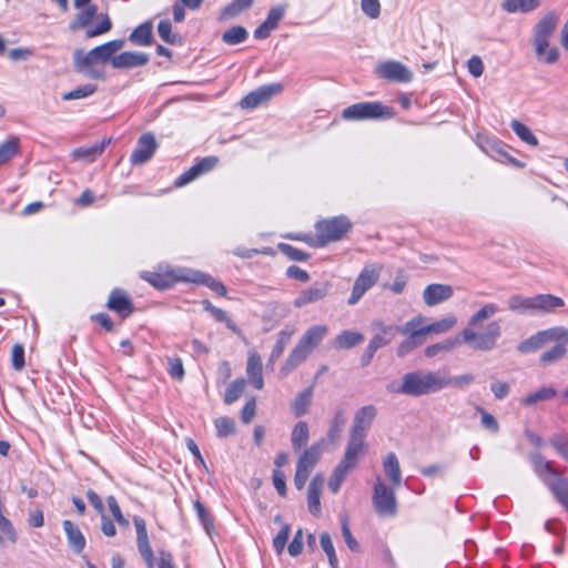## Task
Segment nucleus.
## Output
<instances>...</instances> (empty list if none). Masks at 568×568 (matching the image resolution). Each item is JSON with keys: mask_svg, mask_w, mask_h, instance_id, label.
I'll return each instance as SVG.
<instances>
[{"mask_svg": "<svg viewBox=\"0 0 568 568\" xmlns=\"http://www.w3.org/2000/svg\"><path fill=\"white\" fill-rule=\"evenodd\" d=\"M500 311L499 306L495 303H486L475 312L466 327L462 332L463 343L467 344L470 348L476 351L487 352L493 349L498 338L501 335V327L498 321H493L487 324L483 331L481 324L484 321L491 318Z\"/></svg>", "mask_w": 568, "mask_h": 568, "instance_id": "1", "label": "nucleus"}, {"mask_svg": "<svg viewBox=\"0 0 568 568\" xmlns=\"http://www.w3.org/2000/svg\"><path fill=\"white\" fill-rule=\"evenodd\" d=\"M386 388L393 394L418 397L445 388V382L442 381L440 372L416 371L404 374L400 384L393 382Z\"/></svg>", "mask_w": 568, "mask_h": 568, "instance_id": "2", "label": "nucleus"}, {"mask_svg": "<svg viewBox=\"0 0 568 568\" xmlns=\"http://www.w3.org/2000/svg\"><path fill=\"white\" fill-rule=\"evenodd\" d=\"M367 449L366 437L349 434L343 458L334 468L328 480L332 493H338L347 475L357 467Z\"/></svg>", "mask_w": 568, "mask_h": 568, "instance_id": "3", "label": "nucleus"}, {"mask_svg": "<svg viewBox=\"0 0 568 568\" xmlns=\"http://www.w3.org/2000/svg\"><path fill=\"white\" fill-rule=\"evenodd\" d=\"M70 22L69 28L72 31L78 29H85L87 38H94L109 32L112 28V22L108 14L101 13L98 16L100 22L97 27L91 28L90 23L98 13V7L95 4L85 6Z\"/></svg>", "mask_w": 568, "mask_h": 568, "instance_id": "4", "label": "nucleus"}, {"mask_svg": "<svg viewBox=\"0 0 568 568\" xmlns=\"http://www.w3.org/2000/svg\"><path fill=\"white\" fill-rule=\"evenodd\" d=\"M351 226L349 220L343 215L318 221L315 225L314 245L324 246L329 242L341 240L351 230Z\"/></svg>", "mask_w": 568, "mask_h": 568, "instance_id": "5", "label": "nucleus"}, {"mask_svg": "<svg viewBox=\"0 0 568 568\" xmlns=\"http://www.w3.org/2000/svg\"><path fill=\"white\" fill-rule=\"evenodd\" d=\"M124 45V40H112L102 45L95 47L88 53L82 50H75L73 53L75 68H85L94 62H108L112 55L120 51Z\"/></svg>", "mask_w": 568, "mask_h": 568, "instance_id": "6", "label": "nucleus"}, {"mask_svg": "<svg viewBox=\"0 0 568 568\" xmlns=\"http://www.w3.org/2000/svg\"><path fill=\"white\" fill-rule=\"evenodd\" d=\"M394 486L388 487L377 477L372 496L375 513L381 517H394L397 513V500Z\"/></svg>", "mask_w": 568, "mask_h": 568, "instance_id": "7", "label": "nucleus"}, {"mask_svg": "<svg viewBox=\"0 0 568 568\" xmlns=\"http://www.w3.org/2000/svg\"><path fill=\"white\" fill-rule=\"evenodd\" d=\"M392 109L381 102H359L345 108L343 119L347 121L374 120L392 118Z\"/></svg>", "mask_w": 568, "mask_h": 568, "instance_id": "8", "label": "nucleus"}, {"mask_svg": "<svg viewBox=\"0 0 568 568\" xmlns=\"http://www.w3.org/2000/svg\"><path fill=\"white\" fill-rule=\"evenodd\" d=\"M424 322H426V318L418 315L406 322L403 326L396 327V333L407 336L396 349L398 357L406 356L425 343V338L419 331V324H424Z\"/></svg>", "mask_w": 568, "mask_h": 568, "instance_id": "9", "label": "nucleus"}, {"mask_svg": "<svg viewBox=\"0 0 568 568\" xmlns=\"http://www.w3.org/2000/svg\"><path fill=\"white\" fill-rule=\"evenodd\" d=\"M382 270L383 266L378 263H372L364 266L354 282L351 296L347 301L349 305H355L362 296L375 285L379 278Z\"/></svg>", "mask_w": 568, "mask_h": 568, "instance_id": "10", "label": "nucleus"}, {"mask_svg": "<svg viewBox=\"0 0 568 568\" xmlns=\"http://www.w3.org/2000/svg\"><path fill=\"white\" fill-rule=\"evenodd\" d=\"M283 87L280 83L262 85L243 97L240 105L242 109H254L270 101L273 97L281 93Z\"/></svg>", "mask_w": 568, "mask_h": 568, "instance_id": "11", "label": "nucleus"}, {"mask_svg": "<svg viewBox=\"0 0 568 568\" xmlns=\"http://www.w3.org/2000/svg\"><path fill=\"white\" fill-rule=\"evenodd\" d=\"M377 77L398 83H407L413 80V73L409 69L398 61H386L377 65L375 70Z\"/></svg>", "mask_w": 568, "mask_h": 568, "instance_id": "12", "label": "nucleus"}, {"mask_svg": "<svg viewBox=\"0 0 568 568\" xmlns=\"http://www.w3.org/2000/svg\"><path fill=\"white\" fill-rule=\"evenodd\" d=\"M219 163V158L211 155L205 156L199 160L194 165H192L187 171L182 173L174 181V185L176 187H182L187 185L189 183L196 180L199 176L212 171Z\"/></svg>", "mask_w": 568, "mask_h": 568, "instance_id": "13", "label": "nucleus"}, {"mask_svg": "<svg viewBox=\"0 0 568 568\" xmlns=\"http://www.w3.org/2000/svg\"><path fill=\"white\" fill-rule=\"evenodd\" d=\"M175 278L183 282H192L205 285L221 296L226 294V287L223 285V283L200 271L189 268L181 270L178 274H175Z\"/></svg>", "mask_w": 568, "mask_h": 568, "instance_id": "14", "label": "nucleus"}, {"mask_svg": "<svg viewBox=\"0 0 568 568\" xmlns=\"http://www.w3.org/2000/svg\"><path fill=\"white\" fill-rule=\"evenodd\" d=\"M559 22V17L555 11L546 13L534 28V41L541 48L555 33Z\"/></svg>", "mask_w": 568, "mask_h": 568, "instance_id": "15", "label": "nucleus"}, {"mask_svg": "<svg viewBox=\"0 0 568 568\" xmlns=\"http://www.w3.org/2000/svg\"><path fill=\"white\" fill-rule=\"evenodd\" d=\"M156 146V141L153 134H142L139 138L136 146L131 154V163L138 165L148 162L154 154Z\"/></svg>", "mask_w": 568, "mask_h": 568, "instance_id": "16", "label": "nucleus"}, {"mask_svg": "<svg viewBox=\"0 0 568 568\" xmlns=\"http://www.w3.org/2000/svg\"><path fill=\"white\" fill-rule=\"evenodd\" d=\"M329 291L327 282L314 283L312 286L301 291L295 297L293 305L295 307H303L307 304H313L325 298Z\"/></svg>", "mask_w": 568, "mask_h": 568, "instance_id": "17", "label": "nucleus"}, {"mask_svg": "<svg viewBox=\"0 0 568 568\" xmlns=\"http://www.w3.org/2000/svg\"><path fill=\"white\" fill-rule=\"evenodd\" d=\"M376 416V408L373 405L361 407L354 416L349 434L367 437L368 429Z\"/></svg>", "mask_w": 568, "mask_h": 568, "instance_id": "18", "label": "nucleus"}, {"mask_svg": "<svg viewBox=\"0 0 568 568\" xmlns=\"http://www.w3.org/2000/svg\"><path fill=\"white\" fill-rule=\"evenodd\" d=\"M453 295V286L448 284L433 283L425 287L423 292V300L427 306H435L448 301Z\"/></svg>", "mask_w": 568, "mask_h": 568, "instance_id": "19", "label": "nucleus"}, {"mask_svg": "<svg viewBox=\"0 0 568 568\" xmlns=\"http://www.w3.org/2000/svg\"><path fill=\"white\" fill-rule=\"evenodd\" d=\"M312 352V349L298 341L280 369L281 377H285L291 374L296 367L307 359Z\"/></svg>", "mask_w": 568, "mask_h": 568, "instance_id": "20", "label": "nucleus"}, {"mask_svg": "<svg viewBox=\"0 0 568 568\" xmlns=\"http://www.w3.org/2000/svg\"><path fill=\"white\" fill-rule=\"evenodd\" d=\"M262 373H263V364H262L261 356L255 351H251L248 353L247 363H246V375H247L248 382L256 389H262L264 386Z\"/></svg>", "mask_w": 568, "mask_h": 568, "instance_id": "21", "label": "nucleus"}, {"mask_svg": "<svg viewBox=\"0 0 568 568\" xmlns=\"http://www.w3.org/2000/svg\"><path fill=\"white\" fill-rule=\"evenodd\" d=\"M148 61L149 57L145 53L126 51L114 55L111 64L115 69H130L144 65Z\"/></svg>", "mask_w": 568, "mask_h": 568, "instance_id": "22", "label": "nucleus"}, {"mask_svg": "<svg viewBox=\"0 0 568 568\" xmlns=\"http://www.w3.org/2000/svg\"><path fill=\"white\" fill-rule=\"evenodd\" d=\"M63 530L67 536L69 547L75 552L80 554L85 548V537L80 528L71 520L65 519L62 523Z\"/></svg>", "mask_w": 568, "mask_h": 568, "instance_id": "23", "label": "nucleus"}, {"mask_svg": "<svg viewBox=\"0 0 568 568\" xmlns=\"http://www.w3.org/2000/svg\"><path fill=\"white\" fill-rule=\"evenodd\" d=\"M557 501L568 510V479L557 474L554 478L545 479Z\"/></svg>", "mask_w": 568, "mask_h": 568, "instance_id": "24", "label": "nucleus"}, {"mask_svg": "<svg viewBox=\"0 0 568 568\" xmlns=\"http://www.w3.org/2000/svg\"><path fill=\"white\" fill-rule=\"evenodd\" d=\"M324 485V478L321 475H316L312 478L308 490H307V507L313 515L321 513V490Z\"/></svg>", "mask_w": 568, "mask_h": 568, "instance_id": "25", "label": "nucleus"}, {"mask_svg": "<svg viewBox=\"0 0 568 568\" xmlns=\"http://www.w3.org/2000/svg\"><path fill=\"white\" fill-rule=\"evenodd\" d=\"M457 324V317L455 315H448L442 320L435 321L430 324H419V331L426 339L429 334H444L450 331Z\"/></svg>", "mask_w": 568, "mask_h": 568, "instance_id": "26", "label": "nucleus"}, {"mask_svg": "<svg viewBox=\"0 0 568 568\" xmlns=\"http://www.w3.org/2000/svg\"><path fill=\"white\" fill-rule=\"evenodd\" d=\"M108 307L118 312L121 316H129L132 311V303L128 295L121 290H113L108 301Z\"/></svg>", "mask_w": 568, "mask_h": 568, "instance_id": "27", "label": "nucleus"}, {"mask_svg": "<svg viewBox=\"0 0 568 568\" xmlns=\"http://www.w3.org/2000/svg\"><path fill=\"white\" fill-rule=\"evenodd\" d=\"M383 468L386 476L389 478L392 486L397 488L402 484V471L398 458L395 453H388L383 460Z\"/></svg>", "mask_w": 568, "mask_h": 568, "instance_id": "28", "label": "nucleus"}, {"mask_svg": "<svg viewBox=\"0 0 568 568\" xmlns=\"http://www.w3.org/2000/svg\"><path fill=\"white\" fill-rule=\"evenodd\" d=\"M375 326L379 332L376 333L369 341L371 351H377L378 348L390 343L395 336L397 327L393 325H384L382 323H375Z\"/></svg>", "mask_w": 568, "mask_h": 568, "instance_id": "29", "label": "nucleus"}, {"mask_svg": "<svg viewBox=\"0 0 568 568\" xmlns=\"http://www.w3.org/2000/svg\"><path fill=\"white\" fill-rule=\"evenodd\" d=\"M540 6V0H503L500 8L508 13H527Z\"/></svg>", "mask_w": 568, "mask_h": 568, "instance_id": "30", "label": "nucleus"}, {"mask_svg": "<svg viewBox=\"0 0 568 568\" xmlns=\"http://www.w3.org/2000/svg\"><path fill=\"white\" fill-rule=\"evenodd\" d=\"M327 332L328 327L326 325L312 326L302 335L300 342L313 351L321 344Z\"/></svg>", "mask_w": 568, "mask_h": 568, "instance_id": "31", "label": "nucleus"}, {"mask_svg": "<svg viewBox=\"0 0 568 568\" xmlns=\"http://www.w3.org/2000/svg\"><path fill=\"white\" fill-rule=\"evenodd\" d=\"M508 308L518 314H536L535 296L526 297L523 295H513L508 298Z\"/></svg>", "mask_w": 568, "mask_h": 568, "instance_id": "32", "label": "nucleus"}, {"mask_svg": "<svg viewBox=\"0 0 568 568\" xmlns=\"http://www.w3.org/2000/svg\"><path fill=\"white\" fill-rule=\"evenodd\" d=\"M565 305L561 297L551 294H539L535 296L536 313H550Z\"/></svg>", "mask_w": 568, "mask_h": 568, "instance_id": "33", "label": "nucleus"}, {"mask_svg": "<svg viewBox=\"0 0 568 568\" xmlns=\"http://www.w3.org/2000/svg\"><path fill=\"white\" fill-rule=\"evenodd\" d=\"M20 151V139L11 136L0 143V166L9 163Z\"/></svg>", "mask_w": 568, "mask_h": 568, "instance_id": "34", "label": "nucleus"}, {"mask_svg": "<svg viewBox=\"0 0 568 568\" xmlns=\"http://www.w3.org/2000/svg\"><path fill=\"white\" fill-rule=\"evenodd\" d=\"M323 443L324 440H320L306 448L298 458L297 464L312 470L320 460Z\"/></svg>", "mask_w": 568, "mask_h": 568, "instance_id": "35", "label": "nucleus"}, {"mask_svg": "<svg viewBox=\"0 0 568 568\" xmlns=\"http://www.w3.org/2000/svg\"><path fill=\"white\" fill-rule=\"evenodd\" d=\"M152 22L146 21L132 31L129 40L138 45H149L152 42Z\"/></svg>", "mask_w": 568, "mask_h": 568, "instance_id": "36", "label": "nucleus"}, {"mask_svg": "<svg viewBox=\"0 0 568 568\" xmlns=\"http://www.w3.org/2000/svg\"><path fill=\"white\" fill-rule=\"evenodd\" d=\"M364 341V336L359 332L344 331L339 333L334 341V345L341 349L352 348Z\"/></svg>", "mask_w": 568, "mask_h": 568, "instance_id": "37", "label": "nucleus"}, {"mask_svg": "<svg viewBox=\"0 0 568 568\" xmlns=\"http://www.w3.org/2000/svg\"><path fill=\"white\" fill-rule=\"evenodd\" d=\"M312 397H313V389L311 387L304 389L303 392L298 393L295 396V398L292 403V412H293L294 416L301 417L307 413L308 407L312 403Z\"/></svg>", "mask_w": 568, "mask_h": 568, "instance_id": "38", "label": "nucleus"}, {"mask_svg": "<svg viewBox=\"0 0 568 568\" xmlns=\"http://www.w3.org/2000/svg\"><path fill=\"white\" fill-rule=\"evenodd\" d=\"M549 342H550V338H549L548 329H545V331L538 332L534 336L521 342L518 346V349L521 353H530V352L537 351L542 345H545Z\"/></svg>", "mask_w": 568, "mask_h": 568, "instance_id": "39", "label": "nucleus"}, {"mask_svg": "<svg viewBox=\"0 0 568 568\" xmlns=\"http://www.w3.org/2000/svg\"><path fill=\"white\" fill-rule=\"evenodd\" d=\"M310 437L308 425L305 422H298L292 429L291 443L295 452L307 444Z\"/></svg>", "mask_w": 568, "mask_h": 568, "instance_id": "40", "label": "nucleus"}, {"mask_svg": "<svg viewBox=\"0 0 568 568\" xmlns=\"http://www.w3.org/2000/svg\"><path fill=\"white\" fill-rule=\"evenodd\" d=\"M182 268L173 271L170 275H163L154 272H144L142 274V277L148 281L151 285H153L156 288L164 290L171 286L173 280L178 281L175 278V274L179 273Z\"/></svg>", "mask_w": 568, "mask_h": 568, "instance_id": "41", "label": "nucleus"}, {"mask_svg": "<svg viewBox=\"0 0 568 568\" xmlns=\"http://www.w3.org/2000/svg\"><path fill=\"white\" fill-rule=\"evenodd\" d=\"M532 464L535 473L545 481V479L554 478L559 474L552 468L550 462L546 460L540 454L532 455Z\"/></svg>", "mask_w": 568, "mask_h": 568, "instance_id": "42", "label": "nucleus"}, {"mask_svg": "<svg viewBox=\"0 0 568 568\" xmlns=\"http://www.w3.org/2000/svg\"><path fill=\"white\" fill-rule=\"evenodd\" d=\"M534 48L537 59L544 63L552 64L559 59V49L550 47V42H546L541 48H539L538 42H534Z\"/></svg>", "mask_w": 568, "mask_h": 568, "instance_id": "43", "label": "nucleus"}, {"mask_svg": "<svg viewBox=\"0 0 568 568\" xmlns=\"http://www.w3.org/2000/svg\"><path fill=\"white\" fill-rule=\"evenodd\" d=\"M108 142L94 144L89 148H79L73 151V158L75 160H82L85 162H93L105 149Z\"/></svg>", "mask_w": 568, "mask_h": 568, "instance_id": "44", "label": "nucleus"}, {"mask_svg": "<svg viewBox=\"0 0 568 568\" xmlns=\"http://www.w3.org/2000/svg\"><path fill=\"white\" fill-rule=\"evenodd\" d=\"M134 526L136 530V544L139 552H146L149 554V550H151V546L149 542L148 531H146V525L144 519L141 517L134 518Z\"/></svg>", "mask_w": 568, "mask_h": 568, "instance_id": "45", "label": "nucleus"}, {"mask_svg": "<svg viewBox=\"0 0 568 568\" xmlns=\"http://www.w3.org/2000/svg\"><path fill=\"white\" fill-rule=\"evenodd\" d=\"M193 506H194V510L196 513L197 519L201 523V525L203 526L205 532L209 536H212V534L214 531V523H213L211 514L209 513V510L205 508V506L200 500H195Z\"/></svg>", "mask_w": 568, "mask_h": 568, "instance_id": "46", "label": "nucleus"}, {"mask_svg": "<svg viewBox=\"0 0 568 568\" xmlns=\"http://www.w3.org/2000/svg\"><path fill=\"white\" fill-rule=\"evenodd\" d=\"M510 128L518 135V138L521 141H524L525 143H527L531 146L538 145V139L536 138V135L531 132V130L528 126H526L520 121L513 120L510 122Z\"/></svg>", "mask_w": 568, "mask_h": 568, "instance_id": "47", "label": "nucleus"}, {"mask_svg": "<svg viewBox=\"0 0 568 568\" xmlns=\"http://www.w3.org/2000/svg\"><path fill=\"white\" fill-rule=\"evenodd\" d=\"M247 37L248 33L244 27L235 26L222 34V40L226 44L234 45L244 42Z\"/></svg>", "mask_w": 568, "mask_h": 568, "instance_id": "48", "label": "nucleus"}, {"mask_svg": "<svg viewBox=\"0 0 568 568\" xmlns=\"http://www.w3.org/2000/svg\"><path fill=\"white\" fill-rule=\"evenodd\" d=\"M253 3V0H233L230 4H227L222 13L221 19L226 20L236 17L243 10L248 9Z\"/></svg>", "mask_w": 568, "mask_h": 568, "instance_id": "49", "label": "nucleus"}, {"mask_svg": "<svg viewBox=\"0 0 568 568\" xmlns=\"http://www.w3.org/2000/svg\"><path fill=\"white\" fill-rule=\"evenodd\" d=\"M158 33L160 38L169 44H180L181 37L172 32V24L170 20L164 19L159 22Z\"/></svg>", "mask_w": 568, "mask_h": 568, "instance_id": "50", "label": "nucleus"}, {"mask_svg": "<svg viewBox=\"0 0 568 568\" xmlns=\"http://www.w3.org/2000/svg\"><path fill=\"white\" fill-rule=\"evenodd\" d=\"M556 396V389L552 387H541L537 392L529 394L527 397L523 399V404L525 405H534L541 400L551 399Z\"/></svg>", "mask_w": 568, "mask_h": 568, "instance_id": "51", "label": "nucleus"}, {"mask_svg": "<svg viewBox=\"0 0 568 568\" xmlns=\"http://www.w3.org/2000/svg\"><path fill=\"white\" fill-rule=\"evenodd\" d=\"M95 91H97V85L88 83V84H84L82 87H79L72 91L64 93L62 95V99L65 101L83 99V98H88V97L92 95Z\"/></svg>", "mask_w": 568, "mask_h": 568, "instance_id": "52", "label": "nucleus"}, {"mask_svg": "<svg viewBox=\"0 0 568 568\" xmlns=\"http://www.w3.org/2000/svg\"><path fill=\"white\" fill-rule=\"evenodd\" d=\"M244 387H245V382L244 379L240 378V379H235L226 388L225 390V395H224V402L226 404H232L234 403L240 396L241 394L243 393L244 390Z\"/></svg>", "mask_w": 568, "mask_h": 568, "instance_id": "53", "label": "nucleus"}, {"mask_svg": "<svg viewBox=\"0 0 568 568\" xmlns=\"http://www.w3.org/2000/svg\"><path fill=\"white\" fill-rule=\"evenodd\" d=\"M345 422H346V418L344 416V412L343 410L336 412V414L332 420L331 427L328 429V433H327V437L331 442H336L339 438L341 432H342V428H343Z\"/></svg>", "mask_w": 568, "mask_h": 568, "instance_id": "54", "label": "nucleus"}, {"mask_svg": "<svg viewBox=\"0 0 568 568\" xmlns=\"http://www.w3.org/2000/svg\"><path fill=\"white\" fill-rule=\"evenodd\" d=\"M567 353L562 344H556L551 349L544 352L540 356V362L545 365L555 363L561 359Z\"/></svg>", "mask_w": 568, "mask_h": 568, "instance_id": "55", "label": "nucleus"}, {"mask_svg": "<svg viewBox=\"0 0 568 568\" xmlns=\"http://www.w3.org/2000/svg\"><path fill=\"white\" fill-rule=\"evenodd\" d=\"M214 425L219 437H227L235 433L234 420L229 417L216 418Z\"/></svg>", "mask_w": 568, "mask_h": 568, "instance_id": "56", "label": "nucleus"}, {"mask_svg": "<svg viewBox=\"0 0 568 568\" xmlns=\"http://www.w3.org/2000/svg\"><path fill=\"white\" fill-rule=\"evenodd\" d=\"M379 0H361V10L369 19H377L381 16Z\"/></svg>", "mask_w": 568, "mask_h": 568, "instance_id": "57", "label": "nucleus"}, {"mask_svg": "<svg viewBox=\"0 0 568 568\" xmlns=\"http://www.w3.org/2000/svg\"><path fill=\"white\" fill-rule=\"evenodd\" d=\"M288 338H290V334L288 333L280 332L278 338H277V341H276V343H275V345H274V347H273V349L271 352L270 362L273 363V362L277 361L282 356V354H283V352L285 349V346H286V344L288 342Z\"/></svg>", "mask_w": 568, "mask_h": 568, "instance_id": "58", "label": "nucleus"}, {"mask_svg": "<svg viewBox=\"0 0 568 568\" xmlns=\"http://www.w3.org/2000/svg\"><path fill=\"white\" fill-rule=\"evenodd\" d=\"M442 381L445 382V388L449 386L462 387L473 383L474 376L471 374H464L456 377H449L448 375L442 373Z\"/></svg>", "mask_w": 568, "mask_h": 568, "instance_id": "59", "label": "nucleus"}, {"mask_svg": "<svg viewBox=\"0 0 568 568\" xmlns=\"http://www.w3.org/2000/svg\"><path fill=\"white\" fill-rule=\"evenodd\" d=\"M290 531H291L290 525H284L281 528V530L277 532V535L274 537L273 547L277 554L283 552V550L286 546L288 536H290Z\"/></svg>", "mask_w": 568, "mask_h": 568, "instance_id": "60", "label": "nucleus"}, {"mask_svg": "<svg viewBox=\"0 0 568 568\" xmlns=\"http://www.w3.org/2000/svg\"><path fill=\"white\" fill-rule=\"evenodd\" d=\"M284 13H285L284 7H281V6L274 7L268 11L267 18L265 19L264 23L267 27H270L272 30H274L277 28Z\"/></svg>", "mask_w": 568, "mask_h": 568, "instance_id": "61", "label": "nucleus"}, {"mask_svg": "<svg viewBox=\"0 0 568 568\" xmlns=\"http://www.w3.org/2000/svg\"><path fill=\"white\" fill-rule=\"evenodd\" d=\"M550 444L558 454L568 462V437L555 435L551 437Z\"/></svg>", "mask_w": 568, "mask_h": 568, "instance_id": "62", "label": "nucleus"}, {"mask_svg": "<svg viewBox=\"0 0 568 568\" xmlns=\"http://www.w3.org/2000/svg\"><path fill=\"white\" fill-rule=\"evenodd\" d=\"M168 364H169V374L171 377L176 378L179 381L183 379L184 377V367L181 358L179 357H168Z\"/></svg>", "mask_w": 568, "mask_h": 568, "instance_id": "63", "label": "nucleus"}, {"mask_svg": "<svg viewBox=\"0 0 568 568\" xmlns=\"http://www.w3.org/2000/svg\"><path fill=\"white\" fill-rule=\"evenodd\" d=\"M550 342H556V344H568V328L565 327H552L548 329Z\"/></svg>", "mask_w": 568, "mask_h": 568, "instance_id": "64", "label": "nucleus"}]
</instances>
